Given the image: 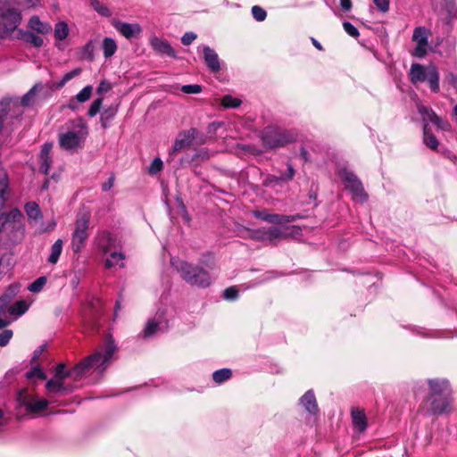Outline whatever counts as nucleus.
Listing matches in <instances>:
<instances>
[{
    "instance_id": "nucleus-37",
    "label": "nucleus",
    "mask_w": 457,
    "mask_h": 457,
    "mask_svg": "<svg viewBox=\"0 0 457 457\" xmlns=\"http://www.w3.org/2000/svg\"><path fill=\"white\" fill-rule=\"evenodd\" d=\"M62 245H63V242L62 239H57L54 245H52L51 247V253H50V255L48 256L47 258V262L52 263V264H55L58 260H59V257L62 253Z\"/></svg>"
},
{
    "instance_id": "nucleus-45",
    "label": "nucleus",
    "mask_w": 457,
    "mask_h": 457,
    "mask_svg": "<svg viewBox=\"0 0 457 457\" xmlns=\"http://www.w3.org/2000/svg\"><path fill=\"white\" fill-rule=\"evenodd\" d=\"M12 102H13V99L11 97H4L0 101V118L5 120L7 114L10 111V105Z\"/></svg>"
},
{
    "instance_id": "nucleus-7",
    "label": "nucleus",
    "mask_w": 457,
    "mask_h": 457,
    "mask_svg": "<svg viewBox=\"0 0 457 457\" xmlns=\"http://www.w3.org/2000/svg\"><path fill=\"white\" fill-rule=\"evenodd\" d=\"M262 141L265 147L274 149L283 147L294 141V137L286 130L267 127L262 134Z\"/></svg>"
},
{
    "instance_id": "nucleus-23",
    "label": "nucleus",
    "mask_w": 457,
    "mask_h": 457,
    "mask_svg": "<svg viewBox=\"0 0 457 457\" xmlns=\"http://www.w3.org/2000/svg\"><path fill=\"white\" fill-rule=\"evenodd\" d=\"M418 110L425 123L431 122L437 128L444 129L443 120L431 108L421 105Z\"/></svg>"
},
{
    "instance_id": "nucleus-55",
    "label": "nucleus",
    "mask_w": 457,
    "mask_h": 457,
    "mask_svg": "<svg viewBox=\"0 0 457 457\" xmlns=\"http://www.w3.org/2000/svg\"><path fill=\"white\" fill-rule=\"evenodd\" d=\"M181 91L185 94H199L202 92V87L198 84H189L181 87Z\"/></svg>"
},
{
    "instance_id": "nucleus-46",
    "label": "nucleus",
    "mask_w": 457,
    "mask_h": 457,
    "mask_svg": "<svg viewBox=\"0 0 457 457\" xmlns=\"http://www.w3.org/2000/svg\"><path fill=\"white\" fill-rule=\"evenodd\" d=\"M46 283V278L44 276L39 277L28 287V289L32 293H38L41 291Z\"/></svg>"
},
{
    "instance_id": "nucleus-27",
    "label": "nucleus",
    "mask_w": 457,
    "mask_h": 457,
    "mask_svg": "<svg viewBox=\"0 0 457 457\" xmlns=\"http://www.w3.org/2000/svg\"><path fill=\"white\" fill-rule=\"evenodd\" d=\"M353 424L359 432H363L367 428V420L365 413L358 408L352 410Z\"/></svg>"
},
{
    "instance_id": "nucleus-47",
    "label": "nucleus",
    "mask_w": 457,
    "mask_h": 457,
    "mask_svg": "<svg viewBox=\"0 0 457 457\" xmlns=\"http://www.w3.org/2000/svg\"><path fill=\"white\" fill-rule=\"evenodd\" d=\"M93 87L91 86H86L83 89H81L76 96V99L79 103H85L87 101L92 95Z\"/></svg>"
},
{
    "instance_id": "nucleus-52",
    "label": "nucleus",
    "mask_w": 457,
    "mask_h": 457,
    "mask_svg": "<svg viewBox=\"0 0 457 457\" xmlns=\"http://www.w3.org/2000/svg\"><path fill=\"white\" fill-rule=\"evenodd\" d=\"M26 377L29 379L33 378H37L39 379H46V378L43 370L38 366L33 367L29 371H28L26 373Z\"/></svg>"
},
{
    "instance_id": "nucleus-17",
    "label": "nucleus",
    "mask_w": 457,
    "mask_h": 457,
    "mask_svg": "<svg viewBox=\"0 0 457 457\" xmlns=\"http://www.w3.org/2000/svg\"><path fill=\"white\" fill-rule=\"evenodd\" d=\"M53 148V143L46 142L45 143L40 150L39 155H38V162H39V170L43 174H47L48 170L52 165L53 160L50 155L51 150Z\"/></svg>"
},
{
    "instance_id": "nucleus-2",
    "label": "nucleus",
    "mask_w": 457,
    "mask_h": 457,
    "mask_svg": "<svg viewBox=\"0 0 457 457\" xmlns=\"http://www.w3.org/2000/svg\"><path fill=\"white\" fill-rule=\"evenodd\" d=\"M67 130L59 134L58 143L65 151L76 152L84 147L88 136V126L82 117L70 120L66 123Z\"/></svg>"
},
{
    "instance_id": "nucleus-60",
    "label": "nucleus",
    "mask_w": 457,
    "mask_h": 457,
    "mask_svg": "<svg viewBox=\"0 0 457 457\" xmlns=\"http://www.w3.org/2000/svg\"><path fill=\"white\" fill-rule=\"evenodd\" d=\"M373 3L382 12H386L389 10V0H373Z\"/></svg>"
},
{
    "instance_id": "nucleus-16",
    "label": "nucleus",
    "mask_w": 457,
    "mask_h": 457,
    "mask_svg": "<svg viewBox=\"0 0 457 457\" xmlns=\"http://www.w3.org/2000/svg\"><path fill=\"white\" fill-rule=\"evenodd\" d=\"M112 23L114 29L127 39L138 36L142 31L140 25L137 23H128L118 20H113Z\"/></svg>"
},
{
    "instance_id": "nucleus-1",
    "label": "nucleus",
    "mask_w": 457,
    "mask_h": 457,
    "mask_svg": "<svg viewBox=\"0 0 457 457\" xmlns=\"http://www.w3.org/2000/svg\"><path fill=\"white\" fill-rule=\"evenodd\" d=\"M116 350L117 346L113 339L112 337H108L99 350L77 363L70 370H66V367L63 363H59L55 369L54 377L59 380H63L65 378L69 377L74 379H79L92 370L103 373L112 361Z\"/></svg>"
},
{
    "instance_id": "nucleus-57",
    "label": "nucleus",
    "mask_w": 457,
    "mask_h": 457,
    "mask_svg": "<svg viewBox=\"0 0 457 457\" xmlns=\"http://www.w3.org/2000/svg\"><path fill=\"white\" fill-rule=\"evenodd\" d=\"M14 319L6 317V311L0 308V330L9 326Z\"/></svg>"
},
{
    "instance_id": "nucleus-20",
    "label": "nucleus",
    "mask_w": 457,
    "mask_h": 457,
    "mask_svg": "<svg viewBox=\"0 0 457 457\" xmlns=\"http://www.w3.org/2000/svg\"><path fill=\"white\" fill-rule=\"evenodd\" d=\"M204 62L212 72L220 71V59L217 53L208 46L203 47Z\"/></svg>"
},
{
    "instance_id": "nucleus-40",
    "label": "nucleus",
    "mask_w": 457,
    "mask_h": 457,
    "mask_svg": "<svg viewBox=\"0 0 457 457\" xmlns=\"http://www.w3.org/2000/svg\"><path fill=\"white\" fill-rule=\"evenodd\" d=\"M21 37L24 41H26L27 43H29L30 45H32L35 47H40L44 44L43 38L31 31L23 32Z\"/></svg>"
},
{
    "instance_id": "nucleus-39",
    "label": "nucleus",
    "mask_w": 457,
    "mask_h": 457,
    "mask_svg": "<svg viewBox=\"0 0 457 457\" xmlns=\"http://www.w3.org/2000/svg\"><path fill=\"white\" fill-rule=\"evenodd\" d=\"M69 27L65 21H58L54 26V37L57 40H63L69 35Z\"/></svg>"
},
{
    "instance_id": "nucleus-38",
    "label": "nucleus",
    "mask_w": 457,
    "mask_h": 457,
    "mask_svg": "<svg viewBox=\"0 0 457 457\" xmlns=\"http://www.w3.org/2000/svg\"><path fill=\"white\" fill-rule=\"evenodd\" d=\"M104 55L105 58L112 56L117 51V44L114 39L111 37H104L102 44Z\"/></svg>"
},
{
    "instance_id": "nucleus-54",
    "label": "nucleus",
    "mask_w": 457,
    "mask_h": 457,
    "mask_svg": "<svg viewBox=\"0 0 457 457\" xmlns=\"http://www.w3.org/2000/svg\"><path fill=\"white\" fill-rule=\"evenodd\" d=\"M13 336L12 329H4L0 333V347L6 346Z\"/></svg>"
},
{
    "instance_id": "nucleus-9",
    "label": "nucleus",
    "mask_w": 457,
    "mask_h": 457,
    "mask_svg": "<svg viewBox=\"0 0 457 457\" xmlns=\"http://www.w3.org/2000/svg\"><path fill=\"white\" fill-rule=\"evenodd\" d=\"M103 302L99 298H92L87 302L83 312V321L86 326L94 329L98 326V319L101 315Z\"/></svg>"
},
{
    "instance_id": "nucleus-10",
    "label": "nucleus",
    "mask_w": 457,
    "mask_h": 457,
    "mask_svg": "<svg viewBox=\"0 0 457 457\" xmlns=\"http://www.w3.org/2000/svg\"><path fill=\"white\" fill-rule=\"evenodd\" d=\"M343 181L345 184L346 189L352 193L353 199L361 202H365L368 199V195L363 188L362 183L353 172L344 171Z\"/></svg>"
},
{
    "instance_id": "nucleus-4",
    "label": "nucleus",
    "mask_w": 457,
    "mask_h": 457,
    "mask_svg": "<svg viewBox=\"0 0 457 457\" xmlns=\"http://www.w3.org/2000/svg\"><path fill=\"white\" fill-rule=\"evenodd\" d=\"M21 11L12 0H0V37L11 35L21 24Z\"/></svg>"
},
{
    "instance_id": "nucleus-21",
    "label": "nucleus",
    "mask_w": 457,
    "mask_h": 457,
    "mask_svg": "<svg viewBox=\"0 0 457 457\" xmlns=\"http://www.w3.org/2000/svg\"><path fill=\"white\" fill-rule=\"evenodd\" d=\"M152 47L158 53L166 54L170 57H177L176 51L171 45L167 41L154 37L150 41Z\"/></svg>"
},
{
    "instance_id": "nucleus-63",
    "label": "nucleus",
    "mask_w": 457,
    "mask_h": 457,
    "mask_svg": "<svg viewBox=\"0 0 457 457\" xmlns=\"http://www.w3.org/2000/svg\"><path fill=\"white\" fill-rule=\"evenodd\" d=\"M253 214L256 219H259V220H262L267 222V219L269 218L270 212H268L267 209H262V210L253 211Z\"/></svg>"
},
{
    "instance_id": "nucleus-36",
    "label": "nucleus",
    "mask_w": 457,
    "mask_h": 457,
    "mask_svg": "<svg viewBox=\"0 0 457 457\" xmlns=\"http://www.w3.org/2000/svg\"><path fill=\"white\" fill-rule=\"evenodd\" d=\"M8 188V175L5 170L0 168V207L5 204V194Z\"/></svg>"
},
{
    "instance_id": "nucleus-31",
    "label": "nucleus",
    "mask_w": 457,
    "mask_h": 457,
    "mask_svg": "<svg viewBox=\"0 0 457 457\" xmlns=\"http://www.w3.org/2000/svg\"><path fill=\"white\" fill-rule=\"evenodd\" d=\"M423 143L431 150H436L439 145V141L431 132V129L427 123L423 127Z\"/></svg>"
},
{
    "instance_id": "nucleus-8",
    "label": "nucleus",
    "mask_w": 457,
    "mask_h": 457,
    "mask_svg": "<svg viewBox=\"0 0 457 457\" xmlns=\"http://www.w3.org/2000/svg\"><path fill=\"white\" fill-rule=\"evenodd\" d=\"M17 403L18 408L25 407L28 412L37 413L48 407L49 401L46 399H35L25 389H21L17 395Z\"/></svg>"
},
{
    "instance_id": "nucleus-51",
    "label": "nucleus",
    "mask_w": 457,
    "mask_h": 457,
    "mask_svg": "<svg viewBox=\"0 0 457 457\" xmlns=\"http://www.w3.org/2000/svg\"><path fill=\"white\" fill-rule=\"evenodd\" d=\"M21 11L22 8H30L39 5L40 0H12Z\"/></svg>"
},
{
    "instance_id": "nucleus-22",
    "label": "nucleus",
    "mask_w": 457,
    "mask_h": 457,
    "mask_svg": "<svg viewBox=\"0 0 457 457\" xmlns=\"http://www.w3.org/2000/svg\"><path fill=\"white\" fill-rule=\"evenodd\" d=\"M428 74V67H425L420 63H412L410 69L409 77L412 84L424 82Z\"/></svg>"
},
{
    "instance_id": "nucleus-43",
    "label": "nucleus",
    "mask_w": 457,
    "mask_h": 457,
    "mask_svg": "<svg viewBox=\"0 0 457 457\" xmlns=\"http://www.w3.org/2000/svg\"><path fill=\"white\" fill-rule=\"evenodd\" d=\"M241 103L240 99L233 97L230 95H226L221 99V104L225 108H237L240 106Z\"/></svg>"
},
{
    "instance_id": "nucleus-44",
    "label": "nucleus",
    "mask_w": 457,
    "mask_h": 457,
    "mask_svg": "<svg viewBox=\"0 0 457 457\" xmlns=\"http://www.w3.org/2000/svg\"><path fill=\"white\" fill-rule=\"evenodd\" d=\"M81 73L80 68H76L67 73L64 74L62 79L56 84L57 88L62 87L68 81H70L71 79L77 77Z\"/></svg>"
},
{
    "instance_id": "nucleus-64",
    "label": "nucleus",
    "mask_w": 457,
    "mask_h": 457,
    "mask_svg": "<svg viewBox=\"0 0 457 457\" xmlns=\"http://www.w3.org/2000/svg\"><path fill=\"white\" fill-rule=\"evenodd\" d=\"M446 81L449 85L453 86V87L457 88V74L453 72H450L447 74L445 78Z\"/></svg>"
},
{
    "instance_id": "nucleus-25",
    "label": "nucleus",
    "mask_w": 457,
    "mask_h": 457,
    "mask_svg": "<svg viewBox=\"0 0 457 457\" xmlns=\"http://www.w3.org/2000/svg\"><path fill=\"white\" fill-rule=\"evenodd\" d=\"M29 27L31 30L37 31L40 34H48L52 31V26L42 21L38 16L34 15L29 21Z\"/></svg>"
},
{
    "instance_id": "nucleus-53",
    "label": "nucleus",
    "mask_w": 457,
    "mask_h": 457,
    "mask_svg": "<svg viewBox=\"0 0 457 457\" xmlns=\"http://www.w3.org/2000/svg\"><path fill=\"white\" fill-rule=\"evenodd\" d=\"M252 14L257 21H264L267 16L266 11L259 5H254L252 7Z\"/></svg>"
},
{
    "instance_id": "nucleus-58",
    "label": "nucleus",
    "mask_w": 457,
    "mask_h": 457,
    "mask_svg": "<svg viewBox=\"0 0 457 457\" xmlns=\"http://www.w3.org/2000/svg\"><path fill=\"white\" fill-rule=\"evenodd\" d=\"M238 296V290L236 287H230L223 291V297L227 300H235Z\"/></svg>"
},
{
    "instance_id": "nucleus-28",
    "label": "nucleus",
    "mask_w": 457,
    "mask_h": 457,
    "mask_svg": "<svg viewBox=\"0 0 457 457\" xmlns=\"http://www.w3.org/2000/svg\"><path fill=\"white\" fill-rule=\"evenodd\" d=\"M19 292V286L10 285L4 293L0 296V308L6 311L12 300Z\"/></svg>"
},
{
    "instance_id": "nucleus-35",
    "label": "nucleus",
    "mask_w": 457,
    "mask_h": 457,
    "mask_svg": "<svg viewBox=\"0 0 457 457\" xmlns=\"http://www.w3.org/2000/svg\"><path fill=\"white\" fill-rule=\"evenodd\" d=\"M162 323L156 320L155 319L149 320L143 330L144 337H150L154 336L157 331L166 328V326L162 327Z\"/></svg>"
},
{
    "instance_id": "nucleus-24",
    "label": "nucleus",
    "mask_w": 457,
    "mask_h": 457,
    "mask_svg": "<svg viewBox=\"0 0 457 457\" xmlns=\"http://www.w3.org/2000/svg\"><path fill=\"white\" fill-rule=\"evenodd\" d=\"M300 403L304 409L312 413L316 414L319 411L316 398L312 390H308L301 398Z\"/></svg>"
},
{
    "instance_id": "nucleus-6",
    "label": "nucleus",
    "mask_w": 457,
    "mask_h": 457,
    "mask_svg": "<svg viewBox=\"0 0 457 457\" xmlns=\"http://www.w3.org/2000/svg\"><path fill=\"white\" fill-rule=\"evenodd\" d=\"M89 224L90 214L88 212L77 214L71 243V249L75 253H80L86 245L89 237Z\"/></svg>"
},
{
    "instance_id": "nucleus-13",
    "label": "nucleus",
    "mask_w": 457,
    "mask_h": 457,
    "mask_svg": "<svg viewBox=\"0 0 457 457\" xmlns=\"http://www.w3.org/2000/svg\"><path fill=\"white\" fill-rule=\"evenodd\" d=\"M96 244L104 253H107L112 249H115L119 246L117 237L107 230H102L97 233Z\"/></svg>"
},
{
    "instance_id": "nucleus-32",
    "label": "nucleus",
    "mask_w": 457,
    "mask_h": 457,
    "mask_svg": "<svg viewBox=\"0 0 457 457\" xmlns=\"http://www.w3.org/2000/svg\"><path fill=\"white\" fill-rule=\"evenodd\" d=\"M24 210L29 220H39L43 218V213L39 205L36 202H29L24 205Z\"/></svg>"
},
{
    "instance_id": "nucleus-41",
    "label": "nucleus",
    "mask_w": 457,
    "mask_h": 457,
    "mask_svg": "<svg viewBox=\"0 0 457 457\" xmlns=\"http://www.w3.org/2000/svg\"><path fill=\"white\" fill-rule=\"evenodd\" d=\"M232 376V371L229 369H220L213 372L212 378L213 380L218 383L221 384L228 379H229Z\"/></svg>"
},
{
    "instance_id": "nucleus-5",
    "label": "nucleus",
    "mask_w": 457,
    "mask_h": 457,
    "mask_svg": "<svg viewBox=\"0 0 457 457\" xmlns=\"http://www.w3.org/2000/svg\"><path fill=\"white\" fill-rule=\"evenodd\" d=\"M22 220L23 214L18 208H14L9 212H1L0 242L4 238L11 242H16L17 233L20 232L22 235L24 232Z\"/></svg>"
},
{
    "instance_id": "nucleus-48",
    "label": "nucleus",
    "mask_w": 457,
    "mask_h": 457,
    "mask_svg": "<svg viewBox=\"0 0 457 457\" xmlns=\"http://www.w3.org/2000/svg\"><path fill=\"white\" fill-rule=\"evenodd\" d=\"M163 168V162L161 158L156 157L153 160L150 166L148 167V172L151 175H155L160 172Z\"/></svg>"
},
{
    "instance_id": "nucleus-62",
    "label": "nucleus",
    "mask_w": 457,
    "mask_h": 457,
    "mask_svg": "<svg viewBox=\"0 0 457 457\" xmlns=\"http://www.w3.org/2000/svg\"><path fill=\"white\" fill-rule=\"evenodd\" d=\"M196 38V34H195L194 32H187L183 35V37H181V43L184 45V46H188L190 45L195 39Z\"/></svg>"
},
{
    "instance_id": "nucleus-15",
    "label": "nucleus",
    "mask_w": 457,
    "mask_h": 457,
    "mask_svg": "<svg viewBox=\"0 0 457 457\" xmlns=\"http://www.w3.org/2000/svg\"><path fill=\"white\" fill-rule=\"evenodd\" d=\"M429 395L432 396L451 397L452 390L448 380L445 378L428 379Z\"/></svg>"
},
{
    "instance_id": "nucleus-50",
    "label": "nucleus",
    "mask_w": 457,
    "mask_h": 457,
    "mask_svg": "<svg viewBox=\"0 0 457 457\" xmlns=\"http://www.w3.org/2000/svg\"><path fill=\"white\" fill-rule=\"evenodd\" d=\"M125 256L122 253L113 252L111 253V259H106L105 267L112 268L119 261L124 260Z\"/></svg>"
},
{
    "instance_id": "nucleus-30",
    "label": "nucleus",
    "mask_w": 457,
    "mask_h": 457,
    "mask_svg": "<svg viewBox=\"0 0 457 457\" xmlns=\"http://www.w3.org/2000/svg\"><path fill=\"white\" fill-rule=\"evenodd\" d=\"M426 81H428L432 92L437 93L439 91V72L436 66H428V74Z\"/></svg>"
},
{
    "instance_id": "nucleus-18",
    "label": "nucleus",
    "mask_w": 457,
    "mask_h": 457,
    "mask_svg": "<svg viewBox=\"0 0 457 457\" xmlns=\"http://www.w3.org/2000/svg\"><path fill=\"white\" fill-rule=\"evenodd\" d=\"M287 236L281 228L271 227L268 228L259 229L257 231L256 238L262 241H269L274 243L276 240L286 237Z\"/></svg>"
},
{
    "instance_id": "nucleus-26",
    "label": "nucleus",
    "mask_w": 457,
    "mask_h": 457,
    "mask_svg": "<svg viewBox=\"0 0 457 457\" xmlns=\"http://www.w3.org/2000/svg\"><path fill=\"white\" fill-rule=\"evenodd\" d=\"M29 309V304L24 300H20L14 303L12 305H8L6 313L14 320L24 314Z\"/></svg>"
},
{
    "instance_id": "nucleus-33",
    "label": "nucleus",
    "mask_w": 457,
    "mask_h": 457,
    "mask_svg": "<svg viewBox=\"0 0 457 457\" xmlns=\"http://www.w3.org/2000/svg\"><path fill=\"white\" fill-rule=\"evenodd\" d=\"M118 112V104H112L105 108L101 113L100 122L104 129H106L110 122L113 120Z\"/></svg>"
},
{
    "instance_id": "nucleus-42",
    "label": "nucleus",
    "mask_w": 457,
    "mask_h": 457,
    "mask_svg": "<svg viewBox=\"0 0 457 457\" xmlns=\"http://www.w3.org/2000/svg\"><path fill=\"white\" fill-rule=\"evenodd\" d=\"M93 9L100 15L104 17H111V10L104 4H101L98 0H89Z\"/></svg>"
},
{
    "instance_id": "nucleus-14",
    "label": "nucleus",
    "mask_w": 457,
    "mask_h": 457,
    "mask_svg": "<svg viewBox=\"0 0 457 457\" xmlns=\"http://www.w3.org/2000/svg\"><path fill=\"white\" fill-rule=\"evenodd\" d=\"M197 134L198 130L195 128H191L188 130L180 131L174 141L170 154L179 152L182 149L190 146Z\"/></svg>"
},
{
    "instance_id": "nucleus-3",
    "label": "nucleus",
    "mask_w": 457,
    "mask_h": 457,
    "mask_svg": "<svg viewBox=\"0 0 457 457\" xmlns=\"http://www.w3.org/2000/svg\"><path fill=\"white\" fill-rule=\"evenodd\" d=\"M170 264L180 274L182 279L191 286L205 288L212 284L209 271L203 267L178 258H171Z\"/></svg>"
},
{
    "instance_id": "nucleus-12",
    "label": "nucleus",
    "mask_w": 457,
    "mask_h": 457,
    "mask_svg": "<svg viewBox=\"0 0 457 457\" xmlns=\"http://www.w3.org/2000/svg\"><path fill=\"white\" fill-rule=\"evenodd\" d=\"M428 403H429L428 411L430 415L446 414L452 411L451 397L428 395Z\"/></svg>"
},
{
    "instance_id": "nucleus-61",
    "label": "nucleus",
    "mask_w": 457,
    "mask_h": 457,
    "mask_svg": "<svg viewBox=\"0 0 457 457\" xmlns=\"http://www.w3.org/2000/svg\"><path fill=\"white\" fill-rule=\"evenodd\" d=\"M56 227V221L52 219L47 224L42 225L39 228V233H47L53 231Z\"/></svg>"
},
{
    "instance_id": "nucleus-11",
    "label": "nucleus",
    "mask_w": 457,
    "mask_h": 457,
    "mask_svg": "<svg viewBox=\"0 0 457 457\" xmlns=\"http://www.w3.org/2000/svg\"><path fill=\"white\" fill-rule=\"evenodd\" d=\"M429 30L425 27H417L413 30L412 40L417 46L411 52V55L417 58H423L428 53Z\"/></svg>"
},
{
    "instance_id": "nucleus-34",
    "label": "nucleus",
    "mask_w": 457,
    "mask_h": 457,
    "mask_svg": "<svg viewBox=\"0 0 457 457\" xmlns=\"http://www.w3.org/2000/svg\"><path fill=\"white\" fill-rule=\"evenodd\" d=\"M299 217V215H282L277 213H270L269 218L267 219V222L279 225L295 221Z\"/></svg>"
},
{
    "instance_id": "nucleus-56",
    "label": "nucleus",
    "mask_w": 457,
    "mask_h": 457,
    "mask_svg": "<svg viewBox=\"0 0 457 457\" xmlns=\"http://www.w3.org/2000/svg\"><path fill=\"white\" fill-rule=\"evenodd\" d=\"M343 27H344V29L345 31L351 37L356 38L359 37L360 33H359V30L358 29L353 26L351 22L349 21H344L343 22Z\"/></svg>"
},
{
    "instance_id": "nucleus-59",
    "label": "nucleus",
    "mask_w": 457,
    "mask_h": 457,
    "mask_svg": "<svg viewBox=\"0 0 457 457\" xmlns=\"http://www.w3.org/2000/svg\"><path fill=\"white\" fill-rule=\"evenodd\" d=\"M112 89V85L109 81L104 79L97 87V94L102 95L107 93Z\"/></svg>"
},
{
    "instance_id": "nucleus-49",
    "label": "nucleus",
    "mask_w": 457,
    "mask_h": 457,
    "mask_svg": "<svg viewBox=\"0 0 457 457\" xmlns=\"http://www.w3.org/2000/svg\"><path fill=\"white\" fill-rule=\"evenodd\" d=\"M102 104L103 98L101 97H98L96 100H94L87 111V115L91 118L95 117L100 112Z\"/></svg>"
},
{
    "instance_id": "nucleus-19",
    "label": "nucleus",
    "mask_w": 457,
    "mask_h": 457,
    "mask_svg": "<svg viewBox=\"0 0 457 457\" xmlns=\"http://www.w3.org/2000/svg\"><path fill=\"white\" fill-rule=\"evenodd\" d=\"M46 388L50 398L63 396L71 391V389H68L64 386L62 380L56 378L48 380L46 384Z\"/></svg>"
},
{
    "instance_id": "nucleus-29",
    "label": "nucleus",
    "mask_w": 457,
    "mask_h": 457,
    "mask_svg": "<svg viewBox=\"0 0 457 457\" xmlns=\"http://www.w3.org/2000/svg\"><path fill=\"white\" fill-rule=\"evenodd\" d=\"M41 83L35 84L21 99V104L24 107H30L35 103V97L37 92L43 89Z\"/></svg>"
}]
</instances>
